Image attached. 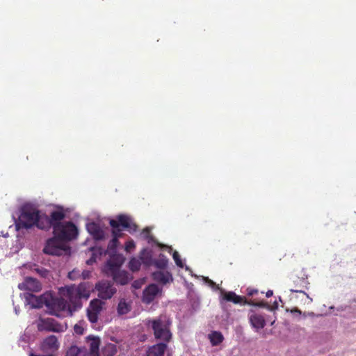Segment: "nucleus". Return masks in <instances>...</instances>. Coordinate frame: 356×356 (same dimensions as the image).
<instances>
[{"mask_svg":"<svg viewBox=\"0 0 356 356\" xmlns=\"http://www.w3.org/2000/svg\"><path fill=\"white\" fill-rule=\"evenodd\" d=\"M273 291H272V290H268V291L266 292V297L269 298V297L272 296H273Z\"/></svg>","mask_w":356,"mask_h":356,"instance_id":"a19ab883","label":"nucleus"},{"mask_svg":"<svg viewBox=\"0 0 356 356\" xmlns=\"http://www.w3.org/2000/svg\"><path fill=\"white\" fill-rule=\"evenodd\" d=\"M42 215L43 213L35 208L24 207L22 208L18 218L16 224L17 227L18 229H29L36 226L38 229H42V227H40V222Z\"/></svg>","mask_w":356,"mask_h":356,"instance_id":"39448f33","label":"nucleus"},{"mask_svg":"<svg viewBox=\"0 0 356 356\" xmlns=\"http://www.w3.org/2000/svg\"><path fill=\"white\" fill-rule=\"evenodd\" d=\"M66 356H90L86 348L72 346L67 352Z\"/></svg>","mask_w":356,"mask_h":356,"instance_id":"4be33fe9","label":"nucleus"},{"mask_svg":"<svg viewBox=\"0 0 356 356\" xmlns=\"http://www.w3.org/2000/svg\"><path fill=\"white\" fill-rule=\"evenodd\" d=\"M209 339L212 346H218L222 342L224 337L221 332L213 331L209 334Z\"/></svg>","mask_w":356,"mask_h":356,"instance_id":"b1692460","label":"nucleus"},{"mask_svg":"<svg viewBox=\"0 0 356 356\" xmlns=\"http://www.w3.org/2000/svg\"><path fill=\"white\" fill-rule=\"evenodd\" d=\"M258 293V290L257 289H250V288H248L247 289V294L248 296H254V294H257Z\"/></svg>","mask_w":356,"mask_h":356,"instance_id":"4c0bfd02","label":"nucleus"},{"mask_svg":"<svg viewBox=\"0 0 356 356\" xmlns=\"http://www.w3.org/2000/svg\"><path fill=\"white\" fill-rule=\"evenodd\" d=\"M172 257H173V259L175 260L176 265L180 268H183L184 264H183V262L180 258V255L178 253V252L175 251L172 254Z\"/></svg>","mask_w":356,"mask_h":356,"instance_id":"2f4dec72","label":"nucleus"},{"mask_svg":"<svg viewBox=\"0 0 356 356\" xmlns=\"http://www.w3.org/2000/svg\"><path fill=\"white\" fill-rule=\"evenodd\" d=\"M99 314V312L88 309L87 312L88 320L92 323H96L98 320Z\"/></svg>","mask_w":356,"mask_h":356,"instance_id":"c85d7f7f","label":"nucleus"},{"mask_svg":"<svg viewBox=\"0 0 356 356\" xmlns=\"http://www.w3.org/2000/svg\"><path fill=\"white\" fill-rule=\"evenodd\" d=\"M131 304L127 302L125 299L120 300L117 307V312L119 315L127 314L131 311Z\"/></svg>","mask_w":356,"mask_h":356,"instance_id":"5701e85b","label":"nucleus"},{"mask_svg":"<svg viewBox=\"0 0 356 356\" xmlns=\"http://www.w3.org/2000/svg\"><path fill=\"white\" fill-rule=\"evenodd\" d=\"M58 339L54 335H51L44 339L41 345V349L44 352L55 351L58 348Z\"/></svg>","mask_w":356,"mask_h":356,"instance_id":"a211bd4d","label":"nucleus"},{"mask_svg":"<svg viewBox=\"0 0 356 356\" xmlns=\"http://www.w3.org/2000/svg\"><path fill=\"white\" fill-rule=\"evenodd\" d=\"M248 320L251 326L258 331L264 328L266 325V320L264 316L254 311H251L248 314Z\"/></svg>","mask_w":356,"mask_h":356,"instance_id":"ddd939ff","label":"nucleus"},{"mask_svg":"<svg viewBox=\"0 0 356 356\" xmlns=\"http://www.w3.org/2000/svg\"><path fill=\"white\" fill-rule=\"evenodd\" d=\"M87 264H90V260H88V261H87Z\"/></svg>","mask_w":356,"mask_h":356,"instance_id":"c03bdc74","label":"nucleus"},{"mask_svg":"<svg viewBox=\"0 0 356 356\" xmlns=\"http://www.w3.org/2000/svg\"><path fill=\"white\" fill-rule=\"evenodd\" d=\"M65 218V213L63 210L53 211L50 213L49 216L43 213L40 222V227H41L43 230H48L51 227L54 229V227L64 223V222L62 221Z\"/></svg>","mask_w":356,"mask_h":356,"instance_id":"0eeeda50","label":"nucleus"},{"mask_svg":"<svg viewBox=\"0 0 356 356\" xmlns=\"http://www.w3.org/2000/svg\"><path fill=\"white\" fill-rule=\"evenodd\" d=\"M74 330L75 333L77 334H83V332H84L83 327L81 325H78V324H76L74 325Z\"/></svg>","mask_w":356,"mask_h":356,"instance_id":"e433bc0d","label":"nucleus"},{"mask_svg":"<svg viewBox=\"0 0 356 356\" xmlns=\"http://www.w3.org/2000/svg\"><path fill=\"white\" fill-rule=\"evenodd\" d=\"M167 343L162 341L150 346L147 351V356H163L168 348Z\"/></svg>","mask_w":356,"mask_h":356,"instance_id":"6ab92c4d","label":"nucleus"},{"mask_svg":"<svg viewBox=\"0 0 356 356\" xmlns=\"http://www.w3.org/2000/svg\"><path fill=\"white\" fill-rule=\"evenodd\" d=\"M65 296H60V298L53 297L51 295H44L41 296L38 300V304L35 307H40V304H44L45 306L50 310V313L58 317H62L66 313L68 316H72V314L76 310H74L73 305L67 302L65 300Z\"/></svg>","mask_w":356,"mask_h":356,"instance_id":"7ed1b4c3","label":"nucleus"},{"mask_svg":"<svg viewBox=\"0 0 356 356\" xmlns=\"http://www.w3.org/2000/svg\"><path fill=\"white\" fill-rule=\"evenodd\" d=\"M161 290L155 284L148 285L143 292L142 301L145 304L152 302Z\"/></svg>","mask_w":356,"mask_h":356,"instance_id":"9b49d317","label":"nucleus"},{"mask_svg":"<svg viewBox=\"0 0 356 356\" xmlns=\"http://www.w3.org/2000/svg\"><path fill=\"white\" fill-rule=\"evenodd\" d=\"M143 234L145 239L148 241L149 243L153 241L154 236L151 234V230L149 227H145L143 229Z\"/></svg>","mask_w":356,"mask_h":356,"instance_id":"7c9ffc66","label":"nucleus"},{"mask_svg":"<svg viewBox=\"0 0 356 356\" xmlns=\"http://www.w3.org/2000/svg\"><path fill=\"white\" fill-rule=\"evenodd\" d=\"M140 266L141 262L139 259L136 258H132L129 262V268L133 272L138 271L140 269Z\"/></svg>","mask_w":356,"mask_h":356,"instance_id":"cd10ccee","label":"nucleus"},{"mask_svg":"<svg viewBox=\"0 0 356 356\" xmlns=\"http://www.w3.org/2000/svg\"><path fill=\"white\" fill-rule=\"evenodd\" d=\"M168 263V259L163 254H161L159 255V258L154 261V266L156 268L161 269V270H163L167 267Z\"/></svg>","mask_w":356,"mask_h":356,"instance_id":"393cba45","label":"nucleus"},{"mask_svg":"<svg viewBox=\"0 0 356 356\" xmlns=\"http://www.w3.org/2000/svg\"><path fill=\"white\" fill-rule=\"evenodd\" d=\"M102 308V302L99 299L92 300L90 303L89 309L100 313Z\"/></svg>","mask_w":356,"mask_h":356,"instance_id":"bb28decb","label":"nucleus"},{"mask_svg":"<svg viewBox=\"0 0 356 356\" xmlns=\"http://www.w3.org/2000/svg\"><path fill=\"white\" fill-rule=\"evenodd\" d=\"M64 241L54 235L53 238L47 240L43 249V252L45 254L51 255H61L63 252L69 250V248L64 243Z\"/></svg>","mask_w":356,"mask_h":356,"instance_id":"6e6552de","label":"nucleus"},{"mask_svg":"<svg viewBox=\"0 0 356 356\" xmlns=\"http://www.w3.org/2000/svg\"><path fill=\"white\" fill-rule=\"evenodd\" d=\"M123 263V258L120 255L112 257L106 263L104 267L105 273L111 276L116 272L119 271L120 266Z\"/></svg>","mask_w":356,"mask_h":356,"instance_id":"f8f14e48","label":"nucleus"},{"mask_svg":"<svg viewBox=\"0 0 356 356\" xmlns=\"http://www.w3.org/2000/svg\"><path fill=\"white\" fill-rule=\"evenodd\" d=\"M290 312L293 314H296L297 316H300L302 314V312L298 308H293L290 310Z\"/></svg>","mask_w":356,"mask_h":356,"instance_id":"58836bf2","label":"nucleus"},{"mask_svg":"<svg viewBox=\"0 0 356 356\" xmlns=\"http://www.w3.org/2000/svg\"><path fill=\"white\" fill-rule=\"evenodd\" d=\"M86 341L90 348V356H99L100 338L93 335H89L86 338Z\"/></svg>","mask_w":356,"mask_h":356,"instance_id":"dca6fc26","label":"nucleus"},{"mask_svg":"<svg viewBox=\"0 0 356 356\" xmlns=\"http://www.w3.org/2000/svg\"><path fill=\"white\" fill-rule=\"evenodd\" d=\"M117 353V348L115 344L108 343L102 349L104 356H113Z\"/></svg>","mask_w":356,"mask_h":356,"instance_id":"a878e982","label":"nucleus"},{"mask_svg":"<svg viewBox=\"0 0 356 356\" xmlns=\"http://www.w3.org/2000/svg\"><path fill=\"white\" fill-rule=\"evenodd\" d=\"M207 282L211 286H216V283L214 282H213L212 280H209L207 278Z\"/></svg>","mask_w":356,"mask_h":356,"instance_id":"79ce46f5","label":"nucleus"},{"mask_svg":"<svg viewBox=\"0 0 356 356\" xmlns=\"http://www.w3.org/2000/svg\"><path fill=\"white\" fill-rule=\"evenodd\" d=\"M53 319L48 318L44 323L47 325L46 330L48 331L57 332L58 330L53 326Z\"/></svg>","mask_w":356,"mask_h":356,"instance_id":"72a5a7b5","label":"nucleus"},{"mask_svg":"<svg viewBox=\"0 0 356 356\" xmlns=\"http://www.w3.org/2000/svg\"><path fill=\"white\" fill-rule=\"evenodd\" d=\"M86 229L90 235L95 240H102L105 238L104 230L100 227L99 224L96 222H90L86 225Z\"/></svg>","mask_w":356,"mask_h":356,"instance_id":"f3484780","label":"nucleus"},{"mask_svg":"<svg viewBox=\"0 0 356 356\" xmlns=\"http://www.w3.org/2000/svg\"><path fill=\"white\" fill-rule=\"evenodd\" d=\"M91 286L88 282H82L77 286H66L59 289V295L67 298L73 305L74 310L81 307V299L87 300L90 295Z\"/></svg>","mask_w":356,"mask_h":356,"instance_id":"20e7f679","label":"nucleus"},{"mask_svg":"<svg viewBox=\"0 0 356 356\" xmlns=\"http://www.w3.org/2000/svg\"><path fill=\"white\" fill-rule=\"evenodd\" d=\"M90 273L89 271L84 270L82 272L81 275L83 279H87L90 277Z\"/></svg>","mask_w":356,"mask_h":356,"instance_id":"ea45409f","label":"nucleus"},{"mask_svg":"<svg viewBox=\"0 0 356 356\" xmlns=\"http://www.w3.org/2000/svg\"><path fill=\"white\" fill-rule=\"evenodd\" d=\"M95 289L98 292V297L104 300L111 298L117 291L113 284L107 280H102L97 282Z\"/></svg>","mask_w":356,"mask_h":356,"instance_id":"1a4fd4ad","label":"nucleus"},{"mask_svg":"<svg viewBox=\"0 0 356 356\" xmlns=\"http://www.w3.org/2000/svg\"><path fill=\"white\" fill-rule=\"evenodd\" d=\"M223 299L227 302H232L234 304L250 305L259 307H264L266 305L264 302H254L252 300L248 301L245 297L238 296L233 291L225 292L223 293Z\"/></svg>","mask_w":356,"mask_h":356,"instance_id":"9d476101","label":"nucleus"},{"mask_svg":"<svg viewBox=\"0 0 356 356\" xmlns=\"http://www.w3.org/2000/svg\"><path fill=\"white\" fill-rule=\"evenodd\" d=\"M135 243L133 240L128 241L125 243V250L127 252H131L132 250L135 248Z\"/></svg>","mask_w":356,"mask_h":356,"instance_id":"f704fd0d","label":"nucleus"},{"mask_svg":"<svg viewBox=\"0 0 356 356\" xmlns=\"http://www.w3.org/2000/svg\"><path fill=\"white\" fill-rule=\"evenodd\" d=\"M293 283L294 286L290 289L291 292L303 293L307 298L310 299V301L312 300L304 291L305 289H307L309 284L307 278L296 277L293 278Z\"/></svg>","mask_w":356,"mask_h":356,"instance_id":"4468645a","label":"nucleus"},{"mask_svg":"<svg viewBox=\"0 0 356 356\" xmlns=\"http://www.w3.org/2000/svg\"><path fill=\"white\" fill-rule=\"evenodd\" d=\"M19 288L32 292H38L41 290L42 286L38 280L27 277L25 278L24 282L19 285Z\"/></svg>","mask_w":356,"mask_h":356,"instance_id":"2eb2a0df","label":"nucleus"},{"mask_svg":"<svg viewBox=\"0 0 356 356\" xmlns=\"http://www.w3.org/2000/svg\"><path fill=\"white\" fill-rule=\"evenodd\" d=\"M79 276H80V274H79V270H73L72 271H71L68 273V277L70 280H75Z\"/></svg>","mask_w":356,"mask_h":356,"instance_id":"c9c22d12","label":"nucleus"},{"mask_svg":"<svg viewBox=\"0 0 356 356\" xmlns=\"http://www.w3.org/2000/svg\"><path fill=\"white\" fill-rule=\"evenodd\" d=\"M33 270L39 274L42 277H47L49 275V271L44 268L35 267Z\"/></svg>","mask_w":356,"mask_h":356,"instance_id":"473e14b6","label":"nucleus"},{"mask_svg":"<svg viewBox=\"0 0 356 356\" xmlns=\"http://www.w3.org/2000/svg\"><path fill=\"white\" fill-rule=\"evenodd\" d=\"M172 324L171 318L165 314H161L156 318L148 319L146 323V325L153 330L154 338L165 343H169L172 340Z\"/></svg>","mask_w":356,"mask_h":356,"instance_id":"f03ea898","label":"nucleus"},{"mask_svg":"<svg viewBox=\"0 0 356 356\" xmlns=\"http://www.w3.org/2000/svg\"><path fill=\"white\" fill-rule=\"evenodd\" d=\"M145 250H143L141 256L140 257V259L142 260V262L146 265H149L151 264V255L149 253L145 252Z\"/></svg>","mask_w":356,"mask_h":356,"instance_id":"c756f323","label":"nucleus"},{"mask_svg":"<svg viewBox=\"0 0 356 356\" xmlns=\"http://www.w3.org/2000/svg\"><path fill=\"white\" fill-rule=\"evenodd\" d=\"M111 277L118 284L121 285H125L129 282V273L125 270H119L114 273Z\"/></svg>","mask_w":356,"mask_h":356,"instance_id":"412c9836","label":"nucleus"},{"mask_svg":"<svg viewBox=\"0 0 356 356\" xmlns=\"http://www.w3.org/2000/svg\"><path fill=\"white\" fill-rule=\"evenodd\" d=\"M53 233L58 238L67 242L76 238L78 229L72 222L67 221L54 227Z\"/></svg>","mask_w":356,"mask_h":356,"instance_id":"423d86ee","label":"nucleus"},{"mask_svg":"<svg viewBox=\"0 0 356 356\" xmlns=\"http://www.w3.org/2000/svg\"><path fill=\"white\" fill-rule=\"evenodd\" d=\"M152 278L154 281L162 284H165L173 280L172 274L168 271H156L152 273Z\"/></svg>","mask_w":356,"mask_h":356,"instance_id":"aec40b11","label":"nucleus"},{"mask_svg":"<svg viewBox=\"0 0 356 356\" xmlns=\"http://www.w3.org/2000/svg\"><path fill=\"white\" fill-rule=\"evenodd\" d=\"M30 356H53L51 354H48V355H35L33 353H31L30 355Z\"/></svg>","mask_w":356,"mask_h":356,"instance_id":"37998d69","label":"nucleus"},{"mask_svg":"<svg viewBox=\"0 0 356 356\" xmlns=\"http://www.w3.org/2000/svg\"><path fill=\"white\" fill-rule=\"evenodd\" d=\"M109 225L112 227L113 238L110 241L108 248L114 250L119 243V238L122 236V230L126 229L129 233H134L138 230V225L133 221L131 216L126 214H120L115 219L109 220Z\"/></svg>","mask_w":356,"mask_h":356,"instance_id":"f257e3e1","label":"nucleus"}]
</instances>
